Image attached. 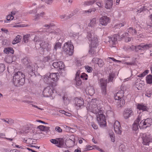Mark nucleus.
I'll return each instance as SVG.
<instances>
[{
  "label": "nucleus",
  "mask_w": 152,
  "mask_h": 152,
  "mask_svg": "<svg viewBox=\"0 0 152 152\" xmlns=\"http://www.w3.org/2000/svg\"><path fill=\"white\" fill-rule=\"evenodd\" d=\"M100 24L103 26H106L110 22V18L107 16H103L99 19Z\"/></svg>",
  "instance_id": "4468645a"
},
{
  "label": "nucleus",
  "mask_w": 152,
  "mask_h": 152,
  "mask_svg": "<svg viewBox=\"0 0 152 152\" xmlns=\"http://www.w3.org/2000/svg\"><path fill=\"white\" fill-rule=\"evenodd\" d=\"M85 68L87 70V72H91L92 71V68L91 67L88 66H85Z\"/></svg>",
  "instance_id": "8fccbe9b"
},
{
  "label": "nucleus",
  "mask_w": 152,
  "mask_h": 152,
  "mask_svg": "<svg viewBox=\"0 0 152 152\" xmlns=\"http://www.w3.org/2000/svg\"><path fill=\"white\" fill-rule=\"evenodd\" d=\"M87 37L90 42V47H96L98 45V39L97 36L95 35L92 31H91L88 33Z\"/></svg>",
  "instance_id": "f03ea898"
},
{
  "label": "nucleus",
  "mask_w": 152,
  "mask_h": 152,
  "mask_svg": "<svg viewBox=\"0 0 152 152\" xmlns=\"http://www.w3.org/2000/svg\"><path fill=\"white\" fill-rule=\"evenodd\" d=\"M4 52L6 54L10 53H11L13 54L14 53V51L12 48L8 47L5 48L4 50Z\"/></svg>",
  "instance_id": "5701e85b"
},
{
  "label": "nucleus",
  "mask_w": 152,
  "mask_h": 152,
  "mask_svg": "<svg viewBox=\"0 0 152 152\" xmlns=\"http://www.w3.org/2000/svg\"><path fill=\"white\" fill-rule=\"evenodd\" d=\"M58 144L56 146L59 148L64 147V140L63 138H58Z\"/></svg>",
  "instance_id": "aec40b11"
},
{
  "label": "nucleus",
  "mask_w": 152,
  "mask_h": 152,
  "mask_svg": "<svg viewBox=\"0 0 152 152\" xmlns=\"http://www.w3.org/2000/svg\"><path fill=\"white\" fill-rule=\"evenodd\" d=\"M80 72L79 71H78L77 72V73L76 75V77H75V79L77 80L78 79V78H80V76H79V74L80 73Z\"/></svg>",
  "instance_id": "774afa93"
},
{
  "label": "nucleus",
  "mask_w": 152,
  "mask_h": 152,
  "mask_svg": "<svg viewBox=\"0 0 152 152\" xmlns=\"http://www.w3.org/2000/svg\"><path fill=\"white\" fill-rule=\"evenodd\" d=\"M75 104L79 107L82 106L84 104V101L83 99L76 98L75 99Z\"/></svg>",
  "instance_id": "6ab92c4d"
},
{
  "label": "nucleus",
  "mask_w": 152,
  "mask_h": 152,
  "mask_svg": "<svg viewBox=\"0 0 152 152\" xmlns=\"http://www.w3.org/2000/svg\"><path fill=\"white\" fill-rule=\"evenodd\" d=\"M137 108L139 110H142L143 111H146L147 110V107L141 104H138L137 106Z\"/></svg>",
  "instance_id": "393cba45"
},
{
  "label": "nucleus",
  "mask_w": 152,
  "mask_h": 152,
  "mask_svg": "<svg viewBox=\"0 0 152 152\" xmlns=\"http://www.w3.org/2000/svg\"><path fill=\"white\" fill-rule=\"evenodd\" d=\"M118 100V106L119 107H121L124 104L125 102L124 99H122L121 98V99Z\"/></svg>",
  "instance_id": "2f4dec72"
},
{
  "label": "nucleus",
  "mask_w": 152,
  "mask_h": 152,
  "mask_svg": "<svg viewBox=\"0 0 152 152\" xmlns=\"http://www.w3.org/2000/svg\"><path fill=\"white\" fill-rule=\"evenodd\" d=\"M121 90L116 94L114 98L115 100L120 99L124 96V91L126 90V87L122 85L121 87Z\"/></svg>",
  "instance_id": "9d476101"
},
{
  "label": "nucleus",
  "mask_w": 152,
  "mask_h": 152,
  "mask_svg": "<svg viewBox=\"0 0 152 152\" xmlns=\"http://www.w3.org/2000/svg\"><path fill=\"white\" fill-rule=\"evenodd\" d=\"M23 63L26 66H27V65L28 64H29L30 63L29 62L27 58H23Z\"/></svg>",
  "instance_id": "de8ad7c7"
},
{
  "label": "nucleus",
  "mask_w": 152,
  "mask_h": 152,
  "mask_svg": "<svg viewBox=\"0 0 152 152\" xmlns=\"http://www.w3.org/2000/svg\"><path fill=\"white\" fill-rule=\"evenodd\" d=\"M10 17H11V15H9L7 16V17H6L7 20H4V23H8V22H7V21L10 20Z\"/></svg>",
  "instance_id": "680f3d73"
},
{
  "label": "nucleus",
  "mask_w": 152,
  "mask_h": 152,
  "mask_svg": "<svg viewBox=\"0 0 152 152\" xmlns=\"http://www.w3.org/2000/svg\"><path fill=\"white\" fill-rule=\"evenodd\" d=\"M88 75L85 73H83L80 75V78L83 80H87L88 79Z\"/></svg>",
  "instance_id": "a19ab883"
},
{
  "label": "nucleus",
  "mask_w": 152,
  "mask_h": 152,
  "mask_svg": "<svg viewBox=\"0 0 152 152\" xmlns=\"http://www.w3.org/2000/svg\"><path fill=\"white\" fill-rule=\"evenodd\" d=\"M55 130L59 132H61L62 131V129L59 126H56L55 128Z\"/></svg>",
  "instance_id": "13d9d810"
},
{
  "label": "nucleus",
  "mask_w": 152,
  "mask_h": 152,
  "mask_svg": "<svg viewBox=\"0 0 152 152\" xmlns=\"http://www.w3.org/2000/svg\"><path fill=\"white\" fill-rule=\"evenodd\" d=\"M79 25L77 23L73 24L71 26V28L73 29H76L78 28Z\"/></svg>",
  "instance_id": "6e6d98bb"
},
{
  "label": "nucleus",
  "mask_w": 152,
  "mask_h": 152,
  "mask_svg": "<svg viewBox=\"0 0 152 152\" xmlns=\"http://www.w3.org/2000/svg\"><path fill=\"white\" fill-rule=\"evenodd\" d=\"M139 124L136 123H134L132 125V128L133 130L137 131L138 129Z\"/></svg>",
  "instance_id": "e433bc0d"
},
{
  "label": "nucleus",
  "mask_w": 152,
  "mask_h": 152,
  "mask_svg": "<svg viewBox=\"0 0 152 152\" xmlns=\"http://www.w3.org/2000/svg\"><path fill=\"white\" fill-rule=\"evenodd\" d=\"M26 69L28 73L33 72L34 70L32 65L31 63L29 64H28L27 65Z\"/></svg>",
  "instance_id": "c756f323"
},
{
  "label": "nucleus",
  "mask_w": 152,
  "mask_h": 152,
  "mask_svg": "<svg viewBox=\"0 0 152 152\" xmlns=\"http://www.w3.org/2000/svg\"><path fill=\"white\" fill-rule=\"evenodd\" d=\"M54 91L53 87L51 88L50 86H48L45 88L42 94L44 96L48 97L50 96L52 93H54Z\"/></svg>",
  "instance_id": "9b49d317"
},
{
  "label": "nucleus",
  "mask_w": 152,
  "mask_h": 152,
  "mask_svg": "<svg viewBox=\"0 0 152 152\" xmlns=\"http://www.w3.org/2000/svg\"><path fill=\"white\" fill-rule=\"evenodd\" d=\"M99 58H94L92 60V62L94 63H97Z\"/></svg>",
  "instance_id": "e2e57ef3"
},
{
  "label": "nucleus",
  "mask_w": 152,
  "mask_h": 152,
  "mask_svg": "<svg viewBox=\"0 0 152 152\" xmlns=\"http://www.w3.org/2000/svg\"><path fill=\"white\" fill-rule=\"evenodd\" d=\"M110 137L111 138V141L113 142H114L115 138L114 135L113 134H110Z\"/></svg>",
  "instance_id": "4d7b16f0"
},
{
  "label": "nucleus",
  "mask_w": 152,
  "mask_h": 152,
  "mask_svg": "<svg viewBox=\"0 0 152 152\" xmlns=\"http://www.w3.org/2000/svg\"><path fill=\"white\" fill-rule=\"evenodd\" d=\"M147 23L148 26L150 27L152 26V14L150 16V19Z\"/></svg>",
  "instance_id": "ea45409f"
},
{
  "label": "nucleus",
  "mask_w": 152,
  "mask_h": 152,
  "mask_svg": "<svg viewBox=\"0 0 152 152\" xmlns=\"http://www.w3.org/2000/svg\"><path fill=\"white\" fill-rule=\"evenodd\" d=\"M114 128L115 131L117 134H121L122 131L121 129V127L119 122L116 121L114 124Z\"/></svg>",
  "instance_id": "2eb2a0df"
},
{
  "label": "nucleus",
  "mask_w": 152,
  "mask_h": 152,
  "mask_svg": "<svg viewBox=\"0 0 152 152\" xmlns=\"http://www.w3.org/2000/svg\"><path fill=\"white\" fill-rule=\"evenodd\" d=\"M89 108L90 111L96 114L99 113L100 111H102L98 109L96 104H93L92 102H91V104L89 107Z\"/></svg>",
  "instance_id": "ddd939ff"
},
{
  "label": "nucleus",
  "mask_w": 152,
  "mask_h": 152,
  "mask_svg": "<svg viewBox=\"0 0 152 152\" xmlns=\"http://www.w3.org/2000/svg\"><path fill=\"white\" fill-rule=\"evenodd\" d=\"M25 75L20 72H18L14 75L13 82L15 86L19 87L23 85L25 83Z\"/></svg>",
  "instance_id": "f257e3e1"
},
{
  "label": "nucleus",
  "mask_w": 152,
  "mask_h": 152,
  "mask_svg": "<svg viewBox=\"0 0 152 152\" xmlns=\"http://www.w3.org/2000/svg\"><path fill=\"white\" fill-rule=\"evenodd\" d=\"M91 124L92 127L94 128V129H98V126L94 123L92 122L91 123Z\"/></svg>",
  "instance_id": "052dcab7"
},
{
  "label": "nucleus",
  "mask_w": 152,
  "mask_h": 152,
  "mask_svg": "<svg viewBox=\"0 0 152 152\" xmlns=\"http://www.w3.org/2000/svg\"><path fill=\"white\" fill-rule=\"evenodd\" d=\"M21 38L22 37L21 36L19 35H18L13 41L12 43L13 44H15L19 42L20 41V40Z\"/></svg>",
  "instance_id": "a878e982"
},
{
  "label": "nucleus",
  "mask_w": 152,
  "mask_h": 152,
  "mask_svg": "<svg viewBox=\"0 0 152 152\" xmlns=\"http://www.w3.org/2000/svg\"><path fill=\"white\" fill-rule=\"evenodd\" d=\"M43 80L45 83L51 86L52 87H54L55 86H52L53 81L49 75L44 76L43 77Z\"/></svg>",
  "instance_id": "dca6fc26"
},
{
  "label": "nucleus",
  "mask_w": 152,
  "mask_h": 152,
  "mask_svg": "<svg viewBox=\"0 0 152 152\" xmlns=\"http://www.w3.org/2000/svg\"><path fill=\"white\" fill-rule=\"evenodd\" d=\"M109 107V110L107 111V114L108 115L113 116L114 115V113L111 107Z\"/></svg>",
  "instance_id": "72a5a7b5"
},
{
  "label": "nucleus",
  "mask_w": 152,
  "mask_h": 152,
  "mask_svg": "<svg viewBox=\"0 0 152 152\" xmlns=\"http://www.w3.org/2000/svg\"><path fill=\"white\" fill-rule=\"evenodd\" d=\"M128 33H126L122 35L121 36L120 35V37L122 38L125 37V41L126 42H128L131 41L132 39V37H127L128 35Z\"/></svg>",
  "instance_id": "4be33fe9"
},
{
  "label": "nucleus",
  "mask_w": 152,
  "mask_h": 152,
  "mask_svg": "<svg viewBox=\"0 0 152 152\" xmlns=\"http://www.w3.org/2000/svg\"><path fill=\"white\" fill-rule=\"evenodd\" d=\"M50 141L52 143L54 144L57 145L58 144V138H57L56 139H51Z\"/></svg>",
  "instance_id": "09e8293b"
},
{
  "label": "nucleus",
  "mask_w": 152,
  "mask_h": 152,
  "mask_svg": "<svg viewBox=\"0 0 152 152\" xmlns=\"http://www.w3.org/2000/svg\"><path fill=\"white\" fill-rule=\"evenodd\" d=\"M142 143L146 145H152V139L146 135L145 134H143L142 137Z\"/></svg>",
  "instance_id": "1a4fd4ad"
},
{
  "label": "nucleus",
  "mask_w": 152,
  "mask_h": 152,
  "mask_svg": "<svg viewBox=\"0 0 152 152\" xmlns=\"http://www.w3.org/2000/svg\"><path fill=\"white\" fill-rule=\"evenodd\" d=\"M97 120L100 126H105L106 124L105 115L103 114L102 111H100L96 114Z\"/></svg>",
  "instance_id": "39448f33"
},
{
  "label": "nucleus",
  "mask_w": 152,
  "mask_h": 152,
  "mask_svg": "<svg viewBox=\"0 0 152 152\" xmlns=\"http://www.w3.org/2000/svg\"><path fill=\"white\" fill-rule=\"evenodd\" d=\"M61 43L58 42H57L55 45L54 49L56 50L57 49L61 48Z\"/></svg>",
  "instance_id": "37998d69"
},
{
  "label": "nucleus",
  "mask_w": 152,
  "mask_h": 152,
  "mask_svg": "<svg viewBox=\"0 0 152 152\" xmlns=\"http://www.w3.org/2000/svg\"><path fill=\"white\" fill-rule=\"evenodd\" d=\"M49 76L51 78L53 81L52 86H56L57 85V82L58 80V73H52L50 74Z\"/></svg>",
  "instance_id": "f8f14e48"
},
{
  "label": "nucleus",
  "mask_w": 152,
  "mask_h": 152,
  "mask_svg": "<svg viewBox=\"0 0 152 152\" xmlns=\"http://www.w3.org/2000/svg\"><path fill=\"white\" fill-rule=\"evenodd\" d=\"M133 114L132 111L130 109L126 110L124 111V117L125 119H127L130 115Z\"/></svg>",
  "instance_id": "a211bd4d"
},
{
  "label": "nucleus",
  "mask_w": 152,
  "mask_h": 152,
  "mask_svg": "<svg viewBox=\"0 0 152 152\" xmlns=\"http://www.w3.org/2000/svg\"><path fill=\"white\" fill-rule=\"evenodd\" d=\"M126 149V147L123 144L121 145L119 147V150L121 152H124Z\"/></svg>",
  "instance_id": "4c0bfd02"
},
{
  "label": "nucleus",
  "mask_w": 152,
  "mask_h": 152,
  "mask_svg": "<svg viewBox=\"0 0 152 152\" xmlns=\"http://www.w3.org/2000/svg\"><path fill=\"white\" fill-rule=\"evenodd\" d=\"M52 65L55 68H59L60 70L63 69L64 67V65L62 61L54 62L52 64Z\"/></svg>",
  "instance_id": "f3484780"
},
{
  "label": "nucleus",
  "mask_w": 152,
  "mask_h": 152,
  "mask_svg": "<svg viewBox=\"0 0 152 152\" xmlns=\"http://www.w3.org/2000/svg\"><path fill=\"white\" fill-rule=\"evenodd\" d=\"M63 52L66 55H72L74 52V47L71 42L65 43L63 48Z\"/></svg>",
  "instance_id": "20e7f679"
},
{
  "label": "nucleus",
  "mask_w": 152,
  "mask_h": 152,
  "mask_svg": "<svg viewBox=\"0 0 152 152\" xmlns=\"http://www.w3.org/2000/svg\"><path fill=\"white\" fill-rule=\"evenodd\" d=\"M96 1V0H93L92 1H85L83 3V5L84 6H89L91 5L94 4Z\"/></svg>",
  "instance_id": "cd10ccee"
},
{
  "label": "nucleus",
  "mask_w": 152,
  "mask_h": 152,
  "mask_svg": "<svg viewBox=\"0 0 152 152\" xmlns=\"http://www.w3.org/2000/svg\"><path fill=\"white\" fill-rule=\"evenodd\" d=\"M114 77L113 75L112 74H110L109 76L108 80L109 81H112L113 80Z\"/></svg>",
  "instance_id": "69168bd1"
},
{
  "label": "nucleus",
  "mask_w": 152,
  "mask_h": 152,
  "mask_svg": "<svg viewBox=\"0 0 152 152\" xmlns=\"http://www.w3.org/2000/svg\"><path fill=\"white\" fill-rule=\"evenodd\" d=\"M96 19L95 18H93L91 20L90 23L88 24V26L91 27L95 26L96 23Z\"/></svg>",
  "instance_id": "bb28decb"
},
{
  "label": "nucleus",
  "mask_w": 152,
  "mask_h": 152,
  "mask_svg": "<svg viewBox=\"0 0 152 152\" xmlns=\"http://www.w3.org/2000/svg\"><path fill=\"white\" fill-rule=\"evenodd\" d=\"M124 64H126L127 65H130L131 66L134 65L135 64V62L134 61H132L130 62H125Z\"/></svg>",
  "instance_id": "603ef678"
},
{
  "label": "nucleus",
  "mask_w": 152,
  "mask_h": 152,
  "mask_svg": "<svg viewBox=\"0 0 152 152\" xmlns=\"http://www.w3.org/2000/svg\"><path fill=\"white\" fill-rule=\"evenodd\" d=\"M133 48H134L135 50L138 51L139 50H145L148 49L152 47V44L145 45L144 44H141L139 45L133 46H132Z\"/></svg>",
  "instance_id": "423d86ee"
},
{
  "label": "nucleus",
  "mask_w": 152,
  "mask_h": 152,
  "mask_svg": "<svg viewBox=\"0 0 152 152\" xmlns=\"http://www.w3.org/2000/svg\"><path fill=\"white\" fill-rule=\"evenodd\" d=\"M146 81L148 84H151L152 83V75H148L146 77Z\"/></svg>",
  "instance_id": "c85d7f7f"
},
{
  "label": "nucleus",
  "mask_w": 152,
  "mask_h": 152,
  "mask_svg": "<svg viewBox=\"0 0 152 152\" xmlns=\"http://www.w3.org/2000/svg\"><path fill=\"white\" fill-rule=\"evenodd\" d=\"M34 40L36 45L39 44L40 47L43 50L49 51L51 50V46L48 42L43 40L37 39V37H35Z\"/></svg>",
  "instance_id": "7ed1b4c3"
},
{
  "label": "nucleus",
  "mask_w": 152,
  "mask_h": 152,
  "mask_svg": "<svg viewBox=\"0 0 152 152\" xmlns=\"http://www.w3.org/2000/svg\"><path fill=\"white\" fill-rule=\"evenodd\" d=\"M41 1L45 2V3L47 4H49L51 3L53 0H41Z\"/></svg>",
  "instance_id": "338daca9"
},
{
  "label": "nucleus",
  "mask_w": 152,
  "mask_h": 152,
  "mask_svg": "<svg viewBox=\"0 0 152 152\" xmlns=\"http://www.w3.org/2000/svg\"><path fill=\"white\" fill-rule=\"evenodd\" d=\"M44 127V126L43 125H40L37 127V129H40L41 131H43Z\"/></svg>",
  "instance_id": "0e129e2a"
},
{
  "label": "nucleus",
  "mask_w": 152,
  "mask_h": 152,
  "mask_svg": "<svg viewBox=\"0 0 152 152\" xmlns=\"http://www.w3.org/2000/svg\"><path fill=\"white\" fill-rule=\"evenodd\" d=\"M128 32L132 33L133 35L135 34L136 33V31L135 29H134L132 27H130L129 28Z\"/></svg>",
  "instance_id": "c9c22d12"
},
{
  "label": "nucleus",
  "mask_w": 152,
  "mask_h": 152,
  "mask_svg": "<svg viewBox=\"0 0 152 152\" xmlns=\"http://www.w3.org/2000/svg\"><path fill=\"white\" fill-rule=\"evenodd\" d=\"M100 67H102L104 64V62L101 59H99L97 63Z\"/></svg>",
  "instance_id": "58836bf2"
},
{
  "label": "nucleus",
  "mask_w": 152,
  "mask_h": 152,
  "mask_svg": "<svg viewBox=\"0 0 152 152\" xmlns=\"http://www.w3.org/2000/svg\"><path fill=\"white\" fill-rule=\"evenodd\" d=\"M144 120V123H145V125L146 126L145 128L150 126L152 124V119L151 118H147Z\"/></svg>",
  "instance_id": "412c9836"
},
{
  "label": "nucleus",
  "mask_w": 152,
  "mask_h": 152,
  "mask_svg": "<svg viewBox=\"0 0 152 152\" xmlns=\"http://www.w3.org/2000/svg\"><path fill=\"white\" fill-rule=\"evenodd\" d=\"M88 92L89 94L92 95L94 93V91L93 88L90 87L88 89Z\"/></svg>",
  "instance_id": "79ce46f5"
},
{
  "label": "nucleus",
  "mask_w": 152,
  "mask_h": 152,
  "mask_svg": "<svg viewBox=\"0 0 152 152\" xmlns=\"http://www.w3.org/2000/svg\"><path fill=\"white\" fill-rule=\"evenodd\" d=\"M105 8L107 9H110L112 8L113 5V1H105Z\"/></svg>",
  "instance_id": "b1692460"
},
{
  "label": "nucleus",
  "mask_w": 152,
  "mask_h": 152,
  "mask_svg": "<svg viewBox=\"0 0 152 152\" xmlns=\"http://www.w3.org/2000/svg\"><path fill=\"white\" fill-rule=\"evenodd\" d=\"M53 26L51 25V24H45L44 26V27L47 28V30L48 29H49L50 28L52 27Z\"/></svg>",
  "instance_id": "864d4df0"
},
{
  "label": "nucleus",
  "mask_w": 152,
  "mask_h": 152,
  "mask_svg": "<svg viewBox=\"0 0 152 152\" xmlns=\"http://www.w3.org/2000/svg\"><path fill=\"white\" fill-rule=\"evenodd\" d=\"M5 61L8 63H10L13 61L12 58L11 56H8L5 58Z\"/></svg>",
  "instance_id": "473e14b6"
},
{
  "label": "nucleus",
  "mask_w": 152,
  "mask_h": 152,
  "mask_svg": "<svg viewBox=\"0 0 152 152\" xmlns=\"http://www.w3.org/2000/svg\"><path fill=\"white\" fill-rule=\"evenodd\" d=\"M44 14V12L37 14L34 16V20L35 21L37 20L40 18V17H42Z\"/></svg>",
  "instance_id": "7c9ffc66"
},
{
  "label": "nucleus",
  "mask_w": 152,
  "mask_h": 152,
  "mask_svg": "<svg viewBox=\"0 0 152 152\" xmlns=\"http://www.w3.org/2000/svg\"><path fill=\"white\" fill-rule=\"evenodd\" d=\"M5 69L4 65L3 64H0V73L3 72Z\"/></svg>",
  "instance_id": "c03bdc74"
},
{
  "label": "nucleus",
  "mask_w": 152,
  "mask_h": 152,
  "mask_svg": "<svg viewBox=\"0 0 152 152\" xmlns=\"http://www.w3.org/2000/svg\"><path fill=\"white\" fill-rule=\"evenodd\" d=\"M75 80L76 81V84L78 86L80 85L82 83V81L79 78H78V79L77 80L75 79Z\"/></svg>",
  "instance_id": "3c124183"
},
{
  "label": "nucleus",
  "mask_w": 152,
  "mask_h": 152,
  "mask_svg": "<svg viewBox=\"0 0 152 152\" xmlns=\"http://www.w3.org/2000/svg\"><path fill=\"white\" fill-rule=\"evenodd\" d=\"M100 84L101 87L102 92L103 95L106 94V88L107 80L103 78L99 80Z\"/></svg>",
  "instance_id": "0eeeda50"
},
{
  "label": "nucleus",
  "mask_w": 152,
  "mask_h": 152,
  "mask_svg": "<svg viewBox=\"0 0 152 152\" xmlns=\"http://www.w3.org/2000/svg\"><path fill=\"white\" fill-rule=\"evenodd\" d=\"M96 47H91L90 50L89 51V53L91 54H94L95 52V48Z\"/></svg>",
  "instance_id": "49530a36"
},
{
  "label": "nucleus",
  "mask_w": 152,
  "mask_h": 152,
  "mask_svg": "<svg viewBox=\"0 0 152 152\" xmlns=\"http://www.w3.org/2000/svg\"><path fill=\"white\" fill-rule=\"evenodd\" d=\"M120 34H115L112 37H108L106 39L107 41L110 44V46L111 47H114V45L116 44L117 42V38L118 37H120Z\"/></svg>",
  "instance_id": "6e6552de"
},
{
  "label": "nucleus",
  "mask_w": 152,
  "mask_h": 152,
  "mask_svg": "<svg viewBox=\"0 0 152 152\" xmlns=\"http://www.w3.org/2000/svg\"><path fill=\"white\" fill-rule=\"evenodd\" d=\"M73 142V141L71 139H69L66 140L65 143L66 145H68L69 147L71 146V145L68 144V143H70V144H72Z\"/></svg>",
  "instance_id": "a18cd8bd"
},
{
  "label": "nucleus",
  "mask_w": 152,
  "mask_h": 152,
  "mask_svg": "<svg viewBox=\"0 0 152 152\" xmlns=\"http://www.w3.org/2000/svg\"><path fill=\"white\" fill-rule=\"evenodd\" d=\"M30 34H27L25 35L23 37V42L25 43H27L28 41V38L30 37Z\"/></svg>",
  "instance_id": "f704fd0d"
},
{
  "label": "nucleus",
  "mask_w": 152,
  "mask_h": 152,
  "mask_svg": "<svg viewBox=\"0 0 152 152\" xmlns=\"http://www.w3.org/2000/svg\"><path fill=\"white\" fill-rule=\"evenodd\" d=\"M152 92L151 91H147L145 94V96L148 97H150L151 96Z\"/></svg>",
  "instance_id": "bf43d9fd"
},
{
  "label": "nucleus",
  "mask_w": 152,
  "mask_h": 152,
  "mask_svg": "<svg viewBox=\"0 0 152 152\" xmlns=\"http://www.w3.org/2000/svg\"><path fill=\"white\" fill-rule=\"evenodd\" d=\"M145 126V123H144V120H142L141 121L139 125V127L140 129H142L143 126Z\"/></svg>",
  "instance_id": "5fc2aeb1"
}]
</instances>
